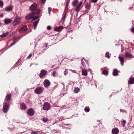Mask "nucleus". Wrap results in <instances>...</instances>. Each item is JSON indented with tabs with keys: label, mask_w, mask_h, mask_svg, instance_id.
I'll list each match as a JSON object with an SVG mask.
<instances>
[{
	"label": "nucleus",
	"mask_w": 134,
	"mask_h": 134,
	"mask_svg": "<svg viewBox=\"0 0 134 134\" xmlns=\"http://www.w3.org/2000/svg\"><path fill=\"white\" fill-rule=\"evenodd\" d=\"M37 4L35 3H34L30 7V9L31 11L36 10V11L35 12V14H37L40 13V11L39 9L37 8Z\"/></svg>",
	"instance_id": "obj_1"
},
{
	"label": "nucleus",
	"mask_w": 134,
	"mask_h": 134,
	"mask_svg": "<svg viewBox=\"0 0 134 134\" xmlns=\"http://www.w3.org/2000/svg\"><path fill=\"white\" fill-rule=\"evenodd\" d=\"M21 21L20 18L19 16H16L15 18L14 21L12 23L13 26H15L20 23Z\"/></svg>",
	"instance_id": "obj_2"
},
{
	"label": "nucleus",
	"mask_w": 134,
	"mask_h": 134,
	"mask_svg": "<svg viewBox=\"0 0 134 134\" xmlns=\"http://www.w3.org/2000/svg\"><path fill=\"white\" fill-rule=\"evenodd\" d=\"M50 107L51 106L49 103L45 102L44 104L43 109L44 110H48L50 109Z\"/></svg>",
	"instance_id": "obj_3"
},
{
	"label": "nucleus",
	"mask_w": 134,
	"mask_h": 134,
	"mask_svg": "<svg viewBox=\"0 0 134 134\" xmlns=\"http://www.w3.org/2000/svg\"><path fill=\"white\" fill-rule=\"evenodd\" d=\"M8 110V106L7 103H5L3 106V111L4 113H7Z\"/></svg>",
	"instance_id": "obj_4"
},
{
	"label": "nucleus",
	"mask_w": 134,
	"mask_h": 134,
	"mask_svg": "<svg viewBox=\"0 0 134 134\" xmlns=\"http://www.w3.org/2000/svg\"><path fill=\"white\" fill-rule=\"evenodd\" d=\"M43 88L42 87H37L35 90V92L37 94H40L43 91Z\"/></svg>",
	"instance_id": "obj_5"
},
{
	"label": "nucleus",
	"mask_w": 134,
	"mask_h": 134,
	"mask_svg": "<svg viewBox=\"0 0 134 134\" xmlns=\"http://www.w3.org/2000/svg\"><path fill=\"white\" fill-rule=\"evenodd\" d=\"M47 72L45 70H41V73L39 75L40 78H42L44 77V76L47 74Z\"/></svg>",
	"instance_id": "obj_6"
},
{
	"label": "nucleus",
	"mask_w": 134,
	"mask_h": 134,
	"mask_svg": "<svg viewBox=\"0 0 134 134\" xmlns=\"http://www.w3.org/2000/svg\"><path fill=\"white\" fill-rule=\"evenodd\" d=\"M13 7V5H10L8 7L5 8L4 10L7 12H9L12 11V10Z\"/></svg>",
	"instance_id": "obj_7"
},
{
	"label": "nucleus",
	"mask_w": 134,
	"mask_h": 134,
	"mask_svg": "<svg viewBox=\"0 0 134 134\" xmlns=\"http://www.w3.org/2000/svg\"><path fill=\"white\" fill-rule=\"evenodd\" d=\"M43 84L44 87H47L50 85V83L49 80H46L44 81Z\"/></svg>",
	"instance_id": "obj_8"
},
{
	"label": "nucleus",
	"mask_w": 134,
	"mask_h": 134,
	"mask_svg": "<svg viewBox=\"0 0 134 134\" xmlns=\"http://www.w3.org/2000/svg\"><path fill=\"white\" fill-rule=\"evenodd\" d=\"M35 113L34 110L32 108H30L27 111L28 114L32 116L34 115Z\"/></svg>",
	"instance_id": "obj_9"
},
{
	"label": "nucleus",
	"mask_w": 134,
	"mask_h": 134,
	"mask_svg": "<svg viewBox=\"0 0 134 134\" xmlns=\"http://www.w3.org/2000/svg\"><path fill=\"white\" fill-rule=\"evenodd\" d=\"M85 6L86 9H90V8L91 4L86 0L85 1Z\"/></svg>",
	"instance_id": "obj_10"
},
{
	"label": "nucleus",
	"mask_w": 134,
	"mask_h": 134,
	"mask_svg": "<svg viewBox=\"0 0 134 134\" xmlns=\"http://www.w3.org/2000/svg\"><path fill=\"white\" fill-rule=\"evenodd\" d=\"M4 21L5 24L7 25L12 22V20L10 19L6 18L4 20Z\"/></svg>",
	"instance_id": "obj_11"
},
{
	"label": "nucleus",
	"mask_w": 134,
	"mask_h": 134,
	"mask_svg": "<svg viewBox=\"0 0 134 134\" xmlns=\"http://www.w3.org/2000/svg\"><path fill=\"white\" fill-rule=\"evenodd\" d=\"M27 27L26 26H23L20 30L19 33H22L23 32L26 31L27 30Z\"/></svg>",
	"instance_id": "obj_12"
},
{
	"label": "nucleus",
	"mask_w": 134,
	"mask_h": 134,
	"mask_svg": "<svg viewBox=\"0 0 134 134\" xmlns=\"http://www.w3.org/2000/svg\"><path fill=\"white\" fill-rule=\"evenodd\" d=\"M119 130L117 128H113L112 131V133L113 134H118Z\"/></svg>",
	"instance_id": "obj_13"
},
{
	"label": "nucleus",
	"mask_w": 134,
	"mask_h": 134,
	"mask_svg": "<svg viewBox=\"0 0 134 134\" xmlns=\"http://www.w3.org/2000/svg\"><path fill=\"white\" fill-rule=\"evenodd\" d=\"M63 27L61 26H60L59 27H56L54 28V30L55 31H59L61 30L63 28Z\"/></svg>",
	"instance_id": "obj_14"
},
{
	"label": "nucleus",
	"mask_w": 134,
	"mask_h": 134,
	"mask_svg": "<svg viewBox=\"0 0 134 134\" xmlns=\"http://www.w3.org/2000/svg\"><path fill=\"white\" fill-rule=\"evenodd\" d=\"M82 2H80L79 4L76 7V8L75 9V10L76 11L78 12L80 10V7L81 5L82 4Z\"/></svg>",
	"instance_id": "obj_15"
},
{
	"label": "nucleus",
	"mask_w": 134,
	"mask_h": 134,
	"mask_svg": "<svg viewBox=\"0 0 134 134\" xmlns=\"http://www.w3.org/2000/svg\"><path fill=\"white\" fill-rule=\"evenodd\" d=\"M119 58L120 61V63L121 65L122 66L124 64V58L121 57L119 56Z\"/></svg>",
	"instance_id": "obj_16"
},
{
	"label": "nucleus",
	"mask_w": 134,
	"mask_h": 134,
	"mask_svg": "<svg viewBox=\"0 0 134 134\" xmlns=\"http://www.w3.org/2000/svg\"><path fill=\"white\" fill-rule=\"evenodd\" d=\"M129 83L133 84L134 83V77H131L130 78L128 81Z\"/></svg>",
	"instance_id": "obj_17"
},
{
	"label": "nucleus",
	"mask_w": 134,
	"mask_h": 134,
	"mask_svg": "<svg viewBox=\"0 0 134 134\" xmlns=\"http://www.w3.org/2000/svg\"><path fill=\"white\" fill-rule=\"evenodd\" d=\"M125 57L126 58H128L129 57H130L132 56V55L130 53L128 52L126 53L125 54Z\"/></svg>",
	"instance_id": "obj_18"
},
{
	"label": "nucleus",
	"mask_w": 134,
	"mask_h": 134,
	"mask_svg": "<svg viewBox=\"0 0 134 134\" xmlns=\"http://www.w3.org/2000/svg\"><path fill=\"white\" fill-rule=\"evenodd\" d=\"M82 74L83 75L86 76L87 75V71L86 70L82 69Z\"/></svg>",
	"instance_id": "obj_19"
},
{
	"label": "nucleus",
	"mask_w": 134,
	"mask_h": 134,
	"mask_svg": "<svg viewBox=\"0 0 134 134\" xmlns=\"http://www.w3.org/2000/svg\"><path fill=\"white\" fill-rule=\"evenodd\" d=\"M39 20H37L33 23L34 26V29H36L37 27V25L39 22Z\"/></svg>",
	"instance_id": "obj_20"
},
{
	"label": "nucleus",
	"mask_w": 134,
	"mask_h": 134,
	"mask_svg": "<svg viewBox=\"0 0 134 134\" xmlns=\"http://www.w3.org/2000/svg\"><path fill=\"white\" fill-rule=\"evenodd\" d=\"M26 107L24 103H22L20 104V108L21 109H26Z\"/></svg>",
	"instance_id": "obj_21"
},
{
	"label": "nucleus",
	"mask_w": 134,
	"mask_h": 134,
	"mask_svg": "<svg viewBox=\"0 0 134 134\" xmlns=\"http://www.w3.org/2000/svg\"><path fill=\"white\" fill-rule=\"evenodd\" d=\"M9 33V32H7L5 33H3L2 34L0 35V36L2 37H3L8 35Z\"/></svg>",
	"instance_id": "obj_22"
},
{
	"label": "nucleus",
	"mask_w": 134,
	"mask_h": 134,
	"mask_svg": "<svg viewBox=\"0 0 134 134\" xmlns=\"http://www.w3.org/2000/svg\"><path fill=\"white\" fill-rule=\"evenodd\" d=\"M35 15V13H30L28 15L25 16V18H27L28 16H30L31 18H32Z\"/></svg>",
	"instance_id": "obj_23"
},
{
	"label": "nucleus",
	"mask_w": 134,
	"mask_h": 134,
	"mask_svg": "<svg viewBox=\"0 0 134 134\" xmlns=\"http://www.w3.org/2000/svg\"><path fill=\"white\" fill-rule=\"evenodd\" d=\"M113 75L114 76H116L118 75V71L117 70L115 69L114 70L113 72Z\"/></svg>",
	"instance_id": "obj_24"
},
{
	"label": "nucleus",
	"mask_w": 134,
	"mask_h": 134,
	"mask_svg": "<svg viewBox=\"0 0 134 134\" xmlns=\"http://www.w3.org/2000/svg\"><path fill=\"white\" fill-rule=\"evenodd\" d=\"M80 90V89L78 87H75L74 90V91L75 93H77L79 92Z\"/></svg>",
	"instance_id": "obj_25"
},
{
	"label": "nucleus",
	"mask_w": 134,
	"mask_h": 134,
	"mask_svg": "<svg viewBox=\"0 0 134 134\" xmlns=\"http://www.w3.org/2000/svg\"><path fill=\"white\" fill-rule=\"evenodd\" d=\"M78 2V0H75L72 2V4L74 6L76 7V5Z\"/></svg>",
	"instance_id": "obj_26"
},
{
	"label": "nucleus",
	"mask_w": 134,
	"mask_h": 134,
	"mask_svg": "<svg viewBox=\"0 0 134 134\" xmlns=\"http://www.w3.org/2000/svg\"><path fill=\"white\" fill-rule=\"evenodd\" d=\"M41 132L40 131H32L31 133V134H41Z\"/></svg>",
	"instance_id": "obj_27"
},
{
	"label": "nucleus",
	"mask_w": 134,
	"mask_h": 134,
	"mask_svg": "<svg viewBox=\"0 0 134 134\" xmlns=\"http://www.w3.org/2000/svg\"><path fill=\"white\" fill-rule=\"evenodd\" d=\"M10 98L11 96L10 95H7L6 96L5 99L7 101L9 100L10 99Z\"/></svg>",
	"instance_id": "obj_28"
},
{
	"label": "nucleus",
	"mask_w": 134,
	"mask_h": 134,
	"mask_svg": "<svg viewBox=\"0 0 134 134\" xmlns=\"http://www.w3.org/2000/svg\"><path fill=\"white\" fill-rule=\"evenodd\" d=\"M52 75L54 77H55L58 75L57 73L55 71H53Z\"/></svg>",
	"instance_id": "obj_29"
},
{
	"label": "nucleus",
	"mask_w": 134,
	"mask_h": 134,
	"mask_svg": "<svg viewBox=\"0 0 134 134\" xmlns=\"http://www.w3.org/2000/svg\"><path fill=\"white\" fill-rule=\"evenodd\" d=\"M108 72L106 70H104L102 72V73L105 75H107L108 74Z\"/></svg>",
	"instance_id": "obj_30"
},
{
	"label": "nucleus",
	"mask_w": 134,
	"mask_h": 134,
	"mask_svg": "<svg viewBox=\"0 0 134 134\" xmlns=\"http://www.w3.org/2000/svg\"><path fill=\"white\" fill-rule=\"evenodd\" d=\"M81 64L83 67H86V66L84 62L83 61V59L81 60Z\"/></svg>",
	"instance_id": "obj_31"
},
{
	"label": "nucleus",
	"mask_w": 134,
	"mask_h": 134,
	"mask_svg": "<svg viewBox=\"0 0 134 134\" xmlns=\"http://www.w3.org/2000/svg\"><path fill=\"white\" fill-rule=\"evenodd\" d=\"M106 57L108 58H109L110 57V56H109V52H106L105 54Z\"/></svg>",
	"instance_id": "obj_32"
},
{
	"label": "nucleus",
	"mask_w": 134,
	"mask_h": 134,
	"mask_svg": "<svg viewBox=\"0 0 134 134\" xmlns=\"http://www.w3.org/2000/svg\"><path fill=\"white\" fill-rule=\"evenodd\" d=\"M3 6V3L2 1H0V7L2 8Z\"/></svg>",
	"instance_id": "obj_33"
},
{
	"label": "nucleus",
	"mask_w": 134,
	"mask_h": 134,
	"mask_svg": "<svg viewBox=\"0 0 134 134\" xmlns=\"http://www.w3.org/2000/svg\"><path fill=\"white\" fill-rule=\"evenodd\" d=\"M39 17L38 16L36 15V16H35L32 19V20L33 21H34L36 19H37Z\"/></svg>",
	"instance_id": "obj_34"
},
{
	"label": "nucleus",
	"mask_w": 134,
	"mask_h": 134,
	"mask_svg": "<svg viewBox=\"0 0 134 134\" xmlns=\"http://www.w3.org/2000/svg\"><path fill=\"white\" fill-rule=\"evenodd\" d=\"M120 111L121 112H124L125 113H127V111H126L124 109H120Z\"/></svg>",
	"instance_id": "obj_35"
},
{
	"label": "nucleus",
	"mask_w": 134,
	"mask_h": 134,
	"mask_svg": "<svg viewBox=\"0 0 134 134\" xmlns=\"http://www.w3.org/2000/svg\"><path fill=\"white\" fill-rule=\"evenodd\" d=\"M42 120H43V122H46L48 121L47 119V118H43L42 119Z\"/></svg>",
	"instance_id": "obj_36"
},
{
	"label": "nucleus",
	"mask_w": 134,
	"mask_h": 134,
	"mask_svg": "<svg viewBox=\"0 0 134 134\" xmlns=\"http://www.w3.org/2000/svg\"><path fill=\"white\" fill-rule=\"evenodd\" d=\"M64 74L65 75H66L68 74L67 69L65 70L64 71Z\"/></svg>",
	"instance_id": "obj_37"
},
{
	"label": "nucleus",
	"mask_w": 134,
	"mask_h": 134,
	"mask_svg": "<svg viewBox=\"0 0 134 134\" xmlns=\"http://www.w3.org/2000/svg\"><path fill=\"white\" fill-rule=\"evenodd\" d=\"M85 111H86L87 112H88L90 111V109L89 108H87L86 107L85 108Z\"/></svg>",
	"instance_id": "obj_38"
},
{
	"label": "nucleus",
	"mask_w": 134,
	"mask_h": 134,
	"mask_svg": "<svg viewBox=\"0 0 134 134\" xmlns=\"http://www.w3.org/2000/svg\"><path fill=\"white\" fill-rule=\"evenodd\" d=\"M98 0H91L92 2L95 3H96Z\"/></svg>",
	"instance_id": "obj_39"
},
{
	"label": "nucleus",
	"mask_w": 134,
	"mask_h": 134,
	"mask_svg": "<svg viewBox=\"0 0 134 134\" xmlns=\"http://www.w3.org/2000/svg\"><path fill=\"white\" fill-rule=\"evenodd\" d=\"M52 9V8H51V7H49L48 8V10L49 13H50V12L51 11Z\"/></svg>",
	"instance_id": "obj_40"
},
{
	"label": "nucleus",
	"mask_w": 134,
	"mask_h": 134,
	"mask_svg": "<svg viewBox=\"0 0 134 134\" xmlns=\"http://www.w3.org/2000/svg\"><path fill=\"white\" fill-rule=\"evenodd\" d=\"M126 121L125 120H123L121 121V123L122 124H125L126 123Z\"/></svg>",
	"instance_id": "obj_41"
},
{
	"label": "nucleus",
	"mask_w": 134,
	"mask_h": 134,
	"mask_svg": "<svg viewBox=\"0 0 134 134\" xmlns=\"http://www.w3.org/2000/svg\"><path fill=\"white\" fill-rule=\"evenodd\" d=\"M51 29V26H48L47 27V29L49 30H50Z\"/></svg>",
	"instance_id": "obj_42"
},
{
	"label": "nucleus",
	"mask_w": 134,
	"mask_h": 134,
	"mask_svg": "<svg viewBox=\"0 0 134 134\" xmlns=\"http://www.w3.org/2000/svg\"><path fill=\"white\" fill-rule=\"evenodd\" d=\"M16 42L14 41V42H12L11 43V45L10 46H12V45H14Z\"/></svg>",
	"instance_id": "obj_43"
},
{
	"label": "nucleus",
	"mask_w": 134,
	"mask_h": 134,
	"mask_svg": "<svg viewBox=\"0 0 134 134\" xmlns=\"http://www.w3.org/2000/svg\"><path fill=\"white\" fill-rule=\"evenodd\" d=\"M32 56V54L30 53L28 56L27 57V58H30Z\"/></svg>",
	"instance_id": "obj_44"
},
{
	"label": "nucleus",
	"mask_w": 134,
	"mask_h": 134,
	"mask_svg": "<svg viewBox=\"0 0 134 134\" xmlns=\"http://www.w3.org/2000/svg\"><path fill=\"white\" fill-rule=\"evenodd\" d=\"M43 4L44 3H45L46 0H41Z\"/></svg>",
	"instance_id": "obj_45"
},
{
	"label": "nucleus",
	"mask_w": 134,
	"mask_h": 134,
	"mask_svg": "<svg viewBox=\"0 0 134 134\" xmlns=\"http://www.w3.org/2000/svg\"><path fill=\"white\" fill-rule=\"evenodd\" d=\"M3 15L2 13L0 14V17H2L3 16Z\"/></svg>",
	"instance_id": "obj_46"
},
{
	"label": "nucleus",
	"mask_w": 134,
	"mask_h": 134,
	"mask_svg": "<svg viewBox=\"0 0 134 134\" xmlns=\"http://www.w3.org/2000/svg\"><path fill=\"white\" fill-rule=\"evenodd\" d=\"M131 31L132 32L134 33V27L131 29Z\"/></svg>",
	"instance_id": "obj_47"
},
{
	"label": "nucleus",
	"mask_w": 134,
	"mask_h": 134,
	"mask_svg": "<svg viewBox=\"0 0 134 134\" xmlns=\"http://www.w3.org/2000/svg\"><path fill=\"white\" fill-rule=\"evenodd\" d=\"M69 70L71 71L72 72H75V71L74 70Z\"/></svg>",
	"instance_id": "obj_48"
},
{
	"label": "nucleus",
	"mask_w": 134,
	"mask_h": 134,
	"mask_svg": "<svg viewBox=\"0 0 134 134\" xmlns=\"http://www.w3.org/2000/svg\"><path fill=\"white\" fill-rule=\"evenodd\" d=\"M25 18L26 19H30L31 18H30V16H28L27 18Z\"/></svg>",
	"instance_id": "obj_49"
},
{
	"label": "nucleus",
	"mask_w": 134,
	"mask_h": 134,
	"mask_svg": "<svg viewBox=\"0 0 134 134\" xmlns=\"http://www.w3.org/2000/svg\"><path fill=\"white\" fill-rule=\"evenodd\" d=\"M123 124V125H122L123 127H124L125 126V124Z\"/></svg>",
	"instance_id": "obj_50"
},
{
	"label": "nucleus",
	"mask_w": 134,
	"mask_h": 134,
	"mask_svg": "<svg viewBox=\"0 0 134 134\" xmlns=\"http://www.w3.org/2000/svg\"><path fill=\"white\" fill-rule=\"evenodd\" d=\"M18 38H14V39H15V40H16V39H17Z\"/></svg>",
	"instance_id": "obj_51"
},
{
	"label": "nucleus",
	"mask_w": 134,
	"mask_h": 134,
	"mask_svg": "<svg viewBox=\"0 0 134 134\" xmlns=\"http://www.w3.org/2000/svg\"><path fill=\"white\" fill-rule=\"evenodd\" d=\"M65 125H67V126H68V125H69L68 124H65Z\"/></svg>",
	"instance_id": "obj_52"
},
{
	"label": "nucleus",
	"mask_w": 134,
	"mask_h": 134,
	"mask_svg": "<svg viewBox=\"0 0 134 134\" xmlns=\"http://www.w3.org/2000/svg\"><path fill=\"white\" fill-rule=\"evenodd\" d=\"M54 67V66H52V68H53Z\"/></svg>",
	"instance_id": "obj_53"
},
{
	"label": "nucleus",
	"mask_w": 134,
	"mask_h": 134,
	"mask_svg": "<svg viewBox=\"0 0 134 134\" xmlns=\"http://www.w3.org/2000/svg\"><path fill=\"white\" fill-rule=\"evenodd\" d=\"M57 68H55V69H57Z\"/></svg>",
	"instance_id": "obj_54"
},
{
	"label": "nucleus",
	"mask_w": 134,
	"mask_h": 134,
	"mask_svg": "<svg viewBox=\"0 0 134 134\" xmlns=\"http://www.w3.org/2000/svg\"><path fill=\"white\" fill-rule=\"evenodd\" d=\"M83 59H84V58H83Z\"/></svg>",
	"instance_id": "obj_55"
}]
</instances>
